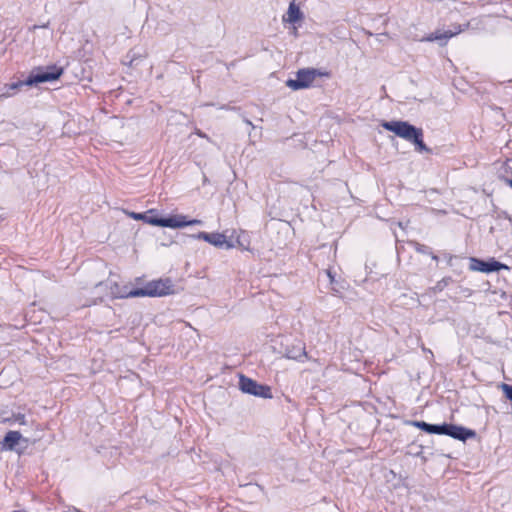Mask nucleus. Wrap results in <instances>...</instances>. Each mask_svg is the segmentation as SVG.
<instances>
[{"label":"nucleus","instance_id":"obj_1","mask_svg":"<svg viewBox=\"0 0 512 512\" xmlns=\"http://www.w3.org/2000/svg\"><path fill=\"white\" fill-rule=\"evenodd\" d=\"M156 213L155 209H150L145 213H136V212H130L126 211V214L134 219V220H140L147 224H150L152 226H158V227H166L171 229H180L184 228L186 226L191 225H201L202 221L198 219H192L189 220L187 216L183 214H175L171 215L169 217H158L153 216V214Z\"/></svg>","mask_w":512,"mask_h":512},{"label":"nucleus","instance_id":"obj_2","mask_svg":"<svg viewBox=\"0 0 512 512\" xmlns=\"http://www.w3.org/2000/svg\"><path fill=\"white\" fill-rule=\"evenodd\" d=\"M62 73L63 69L56 66L51 67L49 71H38L37 73H33L25 81L4 85L0 93V98H9L14 96L16 91L23 85L32 86L38 83L54 81L58 79Z\"/></svg>","mask_w":512,"mask_h":512},{"label":"nucleus","instance_id":"obj_3","mask_svg":"<svg viewBox=\"0 0 512 512\" xmlns=\"http://www.w3.org/2000/svg\"><path fill=\"white\" fill-rule=\"evenodd\" d=\"M175 293V286L171 279H157L148 282L143 288L135 289L134 295L138 297H164Z\"/></svg>","mask_w":512,"mask_h":512},{"label":"nucleus","instance_id":"obj_4","mask_svg":"<svg viewBox=\"0 0 512 512\" xmlns=\"http://www.w3.org/2000/svg\"><path fill=\"white\" fill-rule=\"evenodd\" d=\"M323 76H328V73L314 68L300 69L296 73V78L287 80L286 85L294 91L306 89L312 85L317 77Z\"/></svg>","mask_w":512,"mask_h":512},{"label":"nucleus","instance_id":"obj_5","mask_svg":"<svg viewBox=\"0 0 512 512\" xmlns=\"http://www.w3.org/2000/svg\"><path fill=\"white\" fill-rule=\"evenodd\" d=\"M382 127L410 142L421 130L420 128H416L415 126L405 121L383 122Z\"/></svg>","mask_w":512,"mask_h":512},{"label":"nucleus","instance_id":"obj_6","mask_svg":"<svg viewBox=\"0 0 512 512\" xmlns=\"http://www.w3.org/2000/svg\"><path fill=\"white\" fill-rule=\"evenodd\" d=\"M239 388L242 392L251 394L264 399L272 398L271 388L267 385H261L251 378L241 375L239 379Z\"/></svg>","mask_w":512,"mask_h":512},{"label":"nucleus","instance_id":"obj_7","mask_svg":"<svg viewBox=\"0 0 512 512\" xmlns=\"http://www.w3.org/2000/svg\"><path fill=\"white\" fill-rule=\"evenodd\" d=\"M470 270L478 271L483 273L496 272L500 270H508L509 267L501 262H498L494 259L490 261H483L477 258H470Z\"/></svg>","mask_w":512,"mask_h":512},{"label":"nucleus","instance_id":"obj_8","mask_svg":"<svg viewBox=\"0 0 512 512\" xmlns=\"http://www.w3.org/2000/svg\"><path fill=\"white\" fill-rule=\"evenodd\" d=\"M193 237L196 239L204 240L217 248L225 247L226 249H232L235 247V244L233 242L227 240L225 234L219 232L207 233L202 231L199 232L197 235H194Z\"/></svg>","mask_w":512,"mask_h":512},{"label":"nucleus","instance_id":"obj_9","mask_svg":"<svg viewBox=\"0 0 512 512\" xmlns=\"http://www.w3.org/2000/svg\"><path fill=\"white\" fill-rule=\"evenodd\" d=\"M108 289L106 296L111 298H133L138 297V295H134L135 289H128V287L119 285L116 281L111 279L107 280L104 284Z\"/></svg>","mask_w":512,"mask_h":512},{"label":"nucleus","instance_id":"obj_10","mask_svg":"<svg viewBox=\"0 0 512 512\" xmlns=\"http://www.w3.org/2000/svg\"><path fill=\"white\" fill-rule=\"evenodd\" d=\"M463 29H461V26L455 27L453 30H447V31H435L425 38L422 39V41L427 42H433V41H447L448 39L458 35L462 32Z\"/></svg>","mask_w":512,"mask_h":512},{"label":"nucleus","instance_id":"obj_11","mask_svg":"<svg viewBox=\"0 0 512 512\" xmlns=\"http://www.w3.org/2000/svg\"><path fill=\"white\" fill-rule=\"evenodd\" d=\"M304 15L300 10L299 6L296 4L295 0H292L289 3V7L287 12L283 15L282 21L284 23L294 24L303 19Z\"/></svg>","mask_w":512,"mask_h":512},{"label":"nucleus","instance_id":"obj_12","mask_svg":"<svg viewBox=\"0 0 512 512\" xmlns=\"http://www.w3.org/2000/svg\"><path fill=\"white\" fill-rule=\"evenodd\" d=\"M445 435H449L455 439L466 440L474 436V432L456 425L445 424Z\"/></svg>","mask_w":512,"mask_h":512},{"label":"nucleus","instance_id":"obj_13","mask_svg":"<svg viewBox=\"0 0 512 512\" xmlns=\"http://www.w3.org/2000/svg\"><path fill=\"white\" fill-rule=\"evenodd\" d=\"M22 439V435L18 431H9L3 440V449L13 450Z\"/></svg>","mask_w":512,"mask_h":512},{"label":"nucleus","instance_id":"obj_14","mask_svg":"<svg viewBox=\"0 0 512 512\" xmlns=\"http://www.w3.org/2000/svg\"><path fill=\"white\" fill-rule=\"evenodd\" d=\"M414 425L417 428H419L427 433H430V434H444V432H446L445 424L433 425V424H428L424 421H416V422H414Z\"/></svg>","mask_w":512,"mask_h":512},{"label":"nucleus","instance_id":"obj_15","mask_svg":"<svg viewBox=\"0 0 512 512\" xmlns=\"http://www.w3.org/2000/svg\"><path fill=\"white\" fill-rule=\"evenodd\" d=\"M498 177L505 181L508 185L512 180V159L502 163L498 169Z\"/></svg>","mask_w":512,"mask_h":512},{"label":"nucleus","instance_id":"obj_16","mask_svg":"<svg viewBox=\"0 0 512 512\" xmlns=\"http://www.w3.org/2000/svg\"><path fill=\"white\" fill-rule=\"evenodd\" d=\"M411 142H413L415 144L417 151H419V152L428 151L427 146L423 142L422 130H420V132L413 138V140Z\"/></svg>","mask_w":512,"mask_h":512},{"label":"nucleus","instance_id":"obj_17","mask_svg":"<svg viewBox=\"0 0 512 512\" xmlns=\"http://www.w3.org/2000/svg\"><path fill=\"white\" fill-rule=\"evenodd\" d=\"M245 234V232L243 230H240L237 237H236V243L235 244V247L238 246V247H241L243 249H248V242L247 241H244L242 239V236Z\"/></svg>","mask_w":512,"mask_h":512},{"label":"nucleus","instance_id":"obj_18","mask_svg":"<svg viewBox=\"0 0 512 512\" xmlns=\"http://www.w3.org/2000/svg\"><path fill=\"white\" fill-rule=\"evenodd\" d=\"M500 387L505 397L512 402V385L503 383Z\"/></svg>","mask_w":512,"mask_h":512},{"label":"nucleus","instance_id":"obj_19","mask_svg":"<svg viewBox=\"0 0 512 512\" xmlns=\"http://www.w3.org/2000/svg\"><path fill=\"white\" fill-rule=\"evenodd\" d=\"M12 420L15 423H18L19 425H25L26 424L25 415L21 414V413L13 415ZM6 421H11V419H7Z\"/></svg>","mask_w":512,"mask_h":512},{"label":"nucleus","instance_id":"obj_20","mask_svg":"<svg viewBox=\"0 0 512 512\" xmlns=\"http://www.w3.org/2000/svg\"><path fill=\"white\" fill-rule=\"evenodd\" d=\"M302 357H303V358H307V353H306V351H305V349H304V348L302 349V351H301V353H300V355H299V356H295V357H293V358H294V359H297V360H299V361H302Z\"/></svg>","mask_w":512,"mask_h":512},{"label":"nucleus","instance_id":"obj_21","mask_svg":"<svg viewBox=\"0 0 512 512\" xmlns=\"http://www.w3.org/2000/svg\"><path fill=\"white\" fill-rule=\"evenodd\" d=\"M196 134H197L198 136H200V137H203V138L205 137V135H204L201 131H197V132H196Z\"/></svg>","mask_w":512,"mask_h":512},{"label":"nucleus","instance_id":"obj_22","mask_svg":"<svg viewBox=\"0 0 512 512\" xmlns=\"http://www.w3.org/2000/svg\"><path fill=\"white\" fill-rule=\"evenodd\" d=\"M292 33L294 34V36H297V28L296 27H293Z\"/></svg>","mask_w":512,"mask_h":512},{"label":"nucleus","instance_id":"obj_23","mask_svg":"<svg viewBox=\"0 0 512 512\" xmlns=\"http://www.w3.org/2000/svg\"><path fill=\"white\" fill-rule=\"evenodd\" d=\"M102 286H103V284H102V283H100V284H98V285L96 286V288H101Z\"/></svg>","mask_w":512,"mask_h":512},{"label":"nucleus","instance_id":"obj_24","mask_svg":"<svg viewBox=\"0 0 512 512\" xmlns=\"http://www.w3.org/2000/svg\"><path fill=\"white\" fill-rule=\"evenodd\" d=\"M509 186L512 188V180H511V183L509 184Z\"/></svg>","mask_w":512,"mask_h":512}]
</instances>
